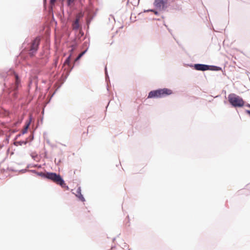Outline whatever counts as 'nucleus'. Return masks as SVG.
Segmentation results:
<instances>
[{
	"label": "nucleus",
	"mask_w": 250,
	"mask_h": 250,
	"mask_svg": "<svg viewBox=\"0 0 250 250\" xmlns=\"http://www.w3.org/2000/svg\"><path fill=\"white\" fill-rule=\"evenodd\" d=\"M228 101L234 107H242L245 104L243 99L234 93H231L228 95Z\"/></svg>",
	"instance_id": "2"
},
{
	"label": "nucleus",
	"mask_w": 250,
	"mask_h": 250,
	"mask_svg": "<svg viewBox=\"0 0 250 250\" xmlns=\"http://www.w3.org/2000/svg\"><path fill=\"white\" fill-rule=\"evenodd\" d=\"M248 106L250 107V104H249V105H248Z\"/></svg>",
	"instance_id": "18"
},
{
	"label": "nucleus",
	"mask_w": 250,
	"mask_h": 250,
	"mask_svg": "<svg viewBox=\"0 0 250 250\" xmlns=\"http://www.w3.org/2000/svg\"><path fill=\"white\" fill-rule=\"evenodd\" d=\"M39 175L41 176H43V177H45V175H46V173H42V172H41V173H39Z\"/></svg>",
	"instance_id": "14"
},
{
	"label": "nucleus",
	"mask_w": 250,
	"mask_h": 250,
	"mask_svg": "<svg viewBox=\"0 0 250 250\" xmlns=\"http://www.w3.org/2000/svg\"><path fill=\"white\" fill-rule=\"evenodd\" d=\"M85 51L82 52L81 53H80L79 56L77 57V58L76 59L75 61H78V60H79L83 56V55L85 53Z\"/></svg>",
	"instance_id": "11"
},
{
	"label": "nucleus",
	"mask_w": 250,
	"mask_h": 250,
	"mask_svg": "<svg viewBox=\"0 0 250 250\" xmlns=\"http://www.w3.org/2000/svg\"><path fill=\"white\" fill-rule=\"evenodd\" d=\"M246 112L250 115V110H247Z\"/></svg>",
	"instance_id": "17"
},
{
	"label": "nucleus",
	"mask_w": 250,
	"mask_h": 250,
	"mask_svg": "<svg viewBox=\"0 0 250 250\" xmlns=\"http://www.w3.org/2000/svg\"><path fill=\"white\" fill-rule=\"evenodd\" d=\"M194 68L197 70L205 71L208 69L212 70H220L221 68L215 66H209L206 64H196L194 65Z\"/></svg>",
	"instance_id": "4"
},
{
	"label": "nucleus",
	"mask_w": 250,
	"mask_h": 250,
	"mask_svg": "<svg viewBox=\"0 0 250 250\" xmlns=\"http://www.w3.org/2000/svg\"><path fill=\"white\" fill-rule=\"evenodd\" d=\"M30 121L26 124V125H25L24 128L22 130V133L23 134H25V133H26L27 132V130H28V129L29 128V126L30 125Z\"/></svg>",
	"instance_id": "10"
},
{
	"label": "nucleus",
	"mask_w": 250,
	"mask_h": 250,
	"mask_svg": "<svg viewBox=\"0 0 250 250\" xmlns=\"http://www.w3.org/2000/svg\"><path fill=\"white\" fill-rule=\"evenodd\" d=\"M168 0H154V6L159 10H164L167 7Z\"/></svg>",
	"instance_id": "5"
},
{
	"label": "nucleus",
	"mask_w": 250,
	"mask_h": 250,
	"mask_svg": "<svg viewBox=\"0 0 250 250\" xmlns=\"http://www.w3.org/2000/svg\"><path fill=\"white\" fill-rule=\"evenodd\" d=\"M15 83L13 86H11V88L13 90H17L20 84V80L17 74H15Z\"/></svg>",
	"instance_id": "8"
},
{
	"label": "nucleus",
	"mask_w": 250,
	"mask_h": 250,
	"mask_svg": "<svg viewBox=\"0 0 250 250\" xmlns=\"http://www.w3.org/2000/svg\"><path fill=\"white\" fill-rule=\"evenodd\" d=\"M76 195L82 201H84V198L81 193V189L80 187H79L76 190Z\"/></svg>",
	"instance_id": "9"
},
{
	"label": "nucleus",
	"mask_w": 250,
	"mask_h": 250,
	"mask_svg": "<svg viewBox=\"0 0 250 250\" xmlns=\"http://www.w3.org/2000/svg\"><path fill=\"white\" fill-rule=\"evenodd\" d=\"M74 0H67V3L68 5H70L71 3L73 2Z\"/></svg>",
	"instance_id": "15"
},
{
	"label": "nucleus",
	"mask_w": 250,
	"mask_h": 250,
	"mask_svg": "<svg viewBox=\"0 0 250 250\" xmlns=\"http://www.w3.org/2000/svg\"><path fill=\"white\" fill-rule=\"evenodd\" d=\"M56 0H50V4L51 5H53L54 4L55 1H56Z\"/></svg>",
	"instance_id": "16"
},
{
	"label": "nucleus",
	"mask_w": 250,
	"mask_h": 250,
	"mask_svg": "<svg viewBox=\"0 0 250 250\" xmlns=\"http://www.w3.org/2000/svg\"><path fill=\"white\" fill-rule=\"evenodd\" d=\"M172 91L168 88L159 89L151 91L148 96V98H161L171 95Z\"/></svg>",
	"instance_id": "1"
},
{
	"label": "nucleus",
	"mask_w": 250,
	"mask_h": 250,
	"mask_svg": "<svg viewBox=\"0 0 250 250\" xmlns=\"http://www.w3.org/2000/svg\"><path fill=\"white\" fill-rule=\"evenodd\" d=\"M83 17V15L82 13H79L76 15V20L72 24V28L74 30H78L79 28V21Z\"/></svg>",
	"instance_id": "7"
},
{
	"label": "nucleus",
	"mask_w": 250,
	"mask_h": 250,
	"mask_svg": "<svg viewBox=\"0 0 250 250\" xmlns=\"http://www.w3.org/2000/svg\"><path fill=\"white\" fill-rule=\"evenodd\" d=\"M45 178L59 185L62 188H65L66 189H68V186L66 185L64 181L60 175L53 172H47L46 173Z\"/></svg>",
	"instance_id": "3"
},
{
	"label": "nucleus",
	"mask_w": 250,
	"mask_h": 250,
	"mask_svg": "<svg viewBox=\"0 0 250 250\" xmlns=\"http://www.w3.org/2000/svg\"><path fill=\"white\" fill-rule=\"evenodd\" d=\"M40 42V39L39 37L36 38L32 42L30 49V54L33 56L37 51Z\"/></svg>",
	"instance_id": "6"
},
{
	"label": "nucleus",
	"mask_w": 250,
	"mask_h": 250,
	"mask_svg": "<svg viewBox=\"0 0 250 250\" xmlns=\"http://www.w3.org/2000/svg\"><path fill=\"white\" fill-rule=\"evenodd\" d=\"M70 57L69 56V57H68L67 58V59H66V60H65V62H64L65 63H66H66H67V64H68V63H69V60H70Z\"/></svg>",
	"instance_id": "13"
},
{
	"label": "nucleus",
	"mask_w": 250,
	"mask_h": 250,
	"mask_svg": "<svg viewBox=\"0 0 250 250\" xmlns=\"http://www.w3.org/2000/svg\"><path fill=\"white\" fill-rule=\"evenodd\" d=\"M148 11L152 12L156 15H158V12L157 11H156V10H148Z\"/></svg>",
	"instance_id": "12"
}]
</instances>
